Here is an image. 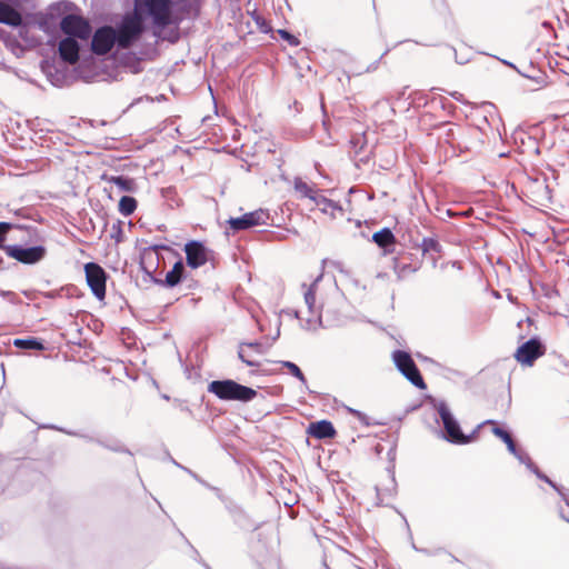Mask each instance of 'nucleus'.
<instances>
[{
	"label": "nucleus",
	"mask_w": 569,
	"mask_h": 569,
	"mask_svg": "<svg viewBox=\"0 0 569 569\" xmlns=\"http://www.w3.org/2000/svg\"><path fill=\"white\" fill-rule=\"evenodd\" d=\"M183 470H186L188 473H190L196 480H198L199 482L204 483V481H202L194 472H192L191 470L187 469V468H183Z\"/></svg>",
	"instance_id": "obj_41"
},
{
	"label": "nucleus",
	"mask_w": 569,
	"mask_h": 569,
	"mask_svg": "<svg viewBox=\"0 0 569 569\" xmlns=\"http://www.w3.org/2000/svg\"><path fill=\"white\" fill-rule=\"evenodd\" d=\"M308 433L317 439H328L336 435L333 425L328 420L311 422L308 427Z\"/></svg>",
	"instance_id": "obj_15"
},
{
	"label": "nucleus",
	"mask_w": 569,
	"mask_h": 569,
	"mask_svg": "<svg viewBox=\"0 0 569 569\" xmlns=\"http://www.w3.org/2000/svg\"><path fill=\"white\" fill-rule=\"evenodd\" d=\"M316 206L320 208V210L323 213H327L329 210H337L340 209L337 202L328 199L327 197L322 196L320 192L316 197V200L313 201Z\"/></svg>",
	"instance_id": "obj_25"
},
{
	"label": "nucleus",
	"mask_w": 569,
	"mask_h": 569,
	"mask_svg": "<svg viewBox=\"0 0 569 569\" xmlns=\"http://www.w3.org/2000/svg\"><path fill=\"white\" fill-rule=\"evenodd\" d=\"M492 432L495 436L500 438L507 445L508 451L510 453H517L516 443L508 431H506L505 429H502L500 427H495L492 429Z\"/></svg>",
	"instance_id": "obj_24"
},
{
	"label": "nucleus",
	"mask_w": 569,
	"mask_h": 569,
	"mask_svg": "<svg viewBox=\"0 0 569 569\" xmlns=\"http://www.w3.org/2000/svg\"><path fill=\"white\" fill-rule=\"evenodd\" d=\"M99 443H100L101 446H103V447H106V448H108V449L112 450V451L127 452V453H129V455H130V451H129L128 449H124V448H123L122 446H120V445L110 446V445H106V443H103V442H101V441H99Z\"/></svg>",
	"instance_id": "obj_37"
},
{
	"label": "nucleus",
	"mask_w": 569,
	"mask_h": 569,
	"mask_svg": "<svg viewBox=\"0 0 569 569\" xmlns=\"http://www.w3.org/2000/svg\"><path fill=\"white\" fill-rule=\"evenodd\" d=\"M22 22V16L18 10L0 1V23L17 28Z\"/></svg>",
	"instance_id": "obj_16"
},
{
	"label": "nucleus",
	"mask_w": 569,
	"mask_h": 569,
	"mask_svg": "<svg viewBox=\"0 0 569 569\" xmlns=\"http://www.w3.org/2000/svg\"><path fill=\"white\" fill-rule=\"evenodd\" d=\"M278 33L291 47H298L300 44L299 39L296 36L291 34L289 31L280 29V30H278Z\"/></svg>",
	"instance_id": "obj_30"
},
{
	"label": "nucleus",
	"mask_w": 569,
	"mask_h": 569,
	"mask_svg": "<svg viewBox=\"0 0 569 569\" xmlns=\"http://www.w3.org/2000/svg\"><path fill=\"white\" fill-rule=\"evenodd\" d=\"M66 433L70 435V436H79L78 433L73 432V431H64Z\"/></svg>",
	"instance_id": "obj_45"
},
{
	"label": "nucleus",
	"mask_w": 569,
	"mask_h": 569,
	"mask_svg": "<svg viewBox=\"0 0 569 569\" xmlns=\"http://www.w3.org/2000/svg\"><path fill=\"white\" fill-rule=\"evenodd\" d=\"M372 240L381 248H387L395 243L396 239L389 228H383L373 233Z\"/></svg>",
	"instance_id": "obj_21"
},
{
	"label": "nucleus",
	"mask_w": 569,
	"mask_h": 569,
	"mask_svg": "<svg viewBox=\"0 0 569 569\" xmlns=\"http://www.w3.org/2000/svg\"><path fill=\"white\" fill-rule=\"evenodd\" d=\"M60 28L68 37L81 40H88L92 32L89 21L76 14L64 16L60 21Z\"/></svg>",
	"instance_id": "obj_8"
},
{
	"label": "nucleus",
	"mask_w": 569,
	"mask_h": 569,
	"mask_svg": "<svg viewBox=\"0 0 569 569\" xmlns=\"http://www.w3.org/2000/svg\"><path fill=\"white\" fill-rule=\"evenodd\" d=\"M6 253L24 264H36L40 262L47 254L44 246L22 247L19 244H10L4 247Z\"/></svg>",
	"instance_id": "obj_7"
},
{
	"label": "nucleus",
	"mask_w": 569,
	"mask_h": 569,
	"mask_svg": "<svg viewBox=\"0 0 569 569\" xmlns=\"http://www.w3.org/2000/svg\"><path fill=\"white\" fill-rule=\"evenodd\" d=\"M13 228V224L10 223V222H4V221H1L0 222V248L4 250V240H6V237L7 234L9 233V231Z\"/></svg>",
	"instance_id": "obj_31"
},
{
	"label": "nucleus",
	"mask_w": 569,
	"mask_h": 569,
	"mask_svg": "<svg viewBox=\"0 0 569 569\" xmlns=\"http://www.w3.org/2000/svg\"><path fill=\"white\" fill-rule=\"evenodd\" d=\"M350 144H351V148L355 150V153L357 154L363 149V147L366 144L365 138L362 136H355L350 140Z\"/></svg>",
	"instance_id": "obj_32"
},
{
	"label": "nucleus",
	"mask_w": 569,
	"mask_h": 569,
	"mask_svg": "<svg viewBox=\"0 0 569 569\" xmlns=\"http://www.w3.org/2000/svg\"><path fill=\"white\" fill-rule=\"evenodd\" d=\"M560 517H561L565 521H567V522L569 523V518H566L561 512H560Z\"/></svg>",
	"instance_id": "obj_46"
},
{
	"label": "nucleus",
	"mask_w": 569,
	"mask_h": 569,
	"mask_svg": "<svg viewBox=\"0 0 569 569\" xmlns=\"http://www.w3.org/2000/svg\"><path fill=\"white\" fill-rule=\"evenodd\" d=\"M518 460L519 462L526 465V467L529 469V463H533L532 460L530 459V457L526 453V452H522V451H519L517 449V453H512Z\"/></svg>",
	"instance_id": "obj_34"
},
{
	"label": "nucleus",
	"mask_w": 569,
	"mask_h": 569,
	"mask_svg": "<svg viewBox=\"0 0 569 569\" xmlns=\"http://www.w3.org/2000/svg\"><path fill=\"white\" fill-rule=\"evenodd\" d=\"M288 315L293 316L295 318H298V319L300 318V313H299V311H297V310H290V311L288 312Z\"/></svg>",
	"instance_id": "obj_43"
},
{
	"label": "nucleus",
	"mask_w": 569,
	"mask_h": 569,
	"mask_svg": "<svg viewBox=\"0 0 569 569\" xmlns=\"http://www.w3.org/2000/svg\"><path fill=\"white\" fill-rule=\"evenodd\" d=\"M13 346L23 350H43L44 346L37 338L14 339Z\"/></svg>",
	"instance_id": "obj_22"
},
{
	"label": "nucleus",
	"mask_w": 569,
	"mask_h": 569,
	"mask_svg": "<svg viewBox=\"0 0 569 569\" xmlns=\"http://www.w3.org/2000/svg\"><path fill=\"white\" fill-rule=\"evenodd\" d=\"M545 352L546 348L541 343L540 339L533 337L518 347L515 358L521 365L532 366L538 358L545 355Z\"/></svg>",
	"instance_id": "obj_10"
},
{
	"label": "nucleus",
	"mask_w": 569,
	"mask_h": 569,
	"mask_svg": "<svg viewBox=\"0 0 569 569\" xmlns=\"http://www.w3.org/2000/svg\"><path fill=\"white\" fill-rule=\"evenodd\" d=\"M529 470L533 472L540 480L547 482L552 489L558 490L559 485L542 473L535 463H529Z\"/></svg>",
	"instance_id": "obj_28"
},
{
	"label": "nucleus",
	"mask_w": 569,
	"mask_h": 569,
	"mask_svg": "<svg viewBox=\"0 0 569 569\" xmlns=\"http://www.w3.org/2000/svg\"><path fill=\"white\" fill-rule=\"evenodd\" d=\"M172 0H134L133 16L142 23L150 19L153 26L166 28L172 23Z\"/></svg>",
	"instance_id": "obj_1"
},
{
	"label": "nucleus",
	"mask_w": 569,
	"mask_h": 569,
	"mask_svg": "<svg viewBox=\"0 0 569 569\" xmlns=\"http://www.w3.org/2000/svg\"><path fill=\"white\" fill-rule=\"evenodd\" d=\"M397 369L417 388L425 389L426 383L411 356L402 350L392 353Z\"/></svg>",
	"instance_id": "obj_6"
},
{
	"label": "nucleus",
	"mask_w": 569,
	"mask_h": 569,
	"mask_svg": "<svg viewBox=\"0 0 569 569\" xmlns=\"http://www.w3.org/2000/svg\"><path fill=\"white\" fill-rule=\"evenodd\" d=\"M187 264L197 269L208 261L209 250L200 241H189L184 246Z\"/></svg>",
	"instance_id": "obj_13"
},
{
	"label": "nucleus",
	"mask_w": 569,
	"mask_h": 569,
	"mask_svg": "<svg viewBox=\"0 0 569 569\" xmlns=\"http://www.w3.org/2000/svg\"><path fill=\"white\" fill-rule=\"evenodd\" d=\"M380 106H382V107H388L386 102H377V103H376V107H380Z\"/></svg>",
	"instance_id": "obj_44"
},
{
	"label": "nucleus",
	"mask_w": 569,
	"mask_h": 569,
	"mask_svg": "<svg viewBox=\"0 0 569 569\" xmlns=\"http://www.w3.org/2000/svg\"><path fill=\"white\" fill-rule=\"evenodd\" d=\"M455 137V130L453 128H449L446 133H445V138L448 142H451V140L453 139Z\"/></svg>",
	"instance_id": "obj_40"
},
{
	"label": "nucleus",
	"mask_w": 569,
	"mask_h": 569,
	"mask_svg": "<svg viewBox=\"0 0 569 569\" xmlns=\"http://www.w3.org/2000/svg\"><path fill=\"white\" fill-rule=\"evenodd\" d=\"M60 58L70 64H74L79 60L80 46L77 39L67 37L59 42Z\"/></svg>",
	"instance_id": "obj_14"
},
{
	"label": "nucleus",
	"mask_w": 569,
	"mask_h": 569,
	"mask_svg": "<svg viewBox=\"0 0 569 569\" xmlns=\"http://www.w3.org/2000/svg\"><path fill=\"white\" fill-rule=\"evenodd\" d=\"M0 293H1V296H2V297H6V298H9V297H13V296H14V293H13V292H11V291H1Z\"/></svg>",
	"instance_id": "obj_42"
},
{
	"label": "nucleus",
	"mask_w": 569,
	"mask_h": 569,
	"mask_svg": "<svg viewBox=\"0 0 569 569\" xmlns=\"http://www.w3.org/2000/svg\"><path fill=\"white\" fill-rule=\"evenodd\" d=\"M539 187L543 190V197L545 199L547 200H550L551 198V190L549 188V186L545 182L540 183Z\"/></svg>",
	"instance_id": "obj_38"
},
{
	"label": "nucleus",
	"mask_w": 569,
	"mask_h": 569,
	"mask_svg": "<svg viewBox=\"0 0 569 569\" xmlns=\"http://www.w3.org/2000/svg\"><path fill=\"white\" fill-rule=\"evenodd\" d=\"M390 483H391V488H387L386 490H382L378 486L376 487L377 497H378L379 500H382L383 491H388L389 495H392V491H393L395 486H396L393 475H390Z\"/></svg>",
	"instance_id": "obj_33"
},
{
	"label": "nucleus",
	"mask_w": 569,
	"mask_h": 569,
	"mask_svg": "<svg viewBox=\"0 0 569 569\" xmlns=\"http://www.w3.org/2000/svg\"><path fill=\"white\" fill-rule=\"evenodd\" d=\"M268 214L263 210L244 213L238 218H230L227 223L233 232L248 230L252 227L266 223Z\"/></svg>",
	"instance_id": "obj_12"
},
{
	"label": "nucleus",
	"mask_w": 569,
	"mask_h": 569,
	"mask_svg": "<svg viewBox=\"0 0 569 569\" xmlns=\"http://www.w3.org/2000/svg\"><path fill=\"white\" fill-rule=\"evenodd\" d=\"M103 179L107 180L109 183L114 184L120 191L123 192H134L137 189L136 181L124 176H103Z\"/></svg>",
	"instance_id": "obj_19"
},
{
	"label": "nucleus",
	"mask_w": 569,
	"mask_h": 569,
	"mask_svg": "<svg viewBox=\"0 0 569 569\" xmlns=\"http://www.w3.org/2000/svg\"><path fill=\"white\" fill-rule=\"evenodd\" d=\"M137 209V200L131 196H123L121 197L119 201V212L124 216L129 217Z\"/></svg>",
	"instance_id": "obj_23"
},
{
	"label": "nucleus",
	"mask_w": 569,
	"mask_h": 569,
	"mask_svg": "<svg viewBox=\"0 0 569 569\" xmlns=\"http://www.w3.org/2000/svg\"><path fill=\"white\" fill-rule=\"evenodd\" d=\"M114 30L118 48L128 49L141 37L144 31V26L132 14L126 16Z\"/></svg>",
	"instance_id": "obj_4"
},
{
	"label": "nucleus",
	"mask_w": 569,
	"mask_h": 569,
	"mask_svg": "<svg viewBox=\"0 0 569 569\" xmlns=\"http://www.w3.org/2000/svg\"><path fill=\"white\" fill-rule=\"evenodd\" d=\"M348 411L351 415H353L357 419H359L361 422H363L365 425H369L367 421V416L363 412L352 409V408H348Z\"/></svg>",
	"instance_id": "obj_35"
},
{
	"label": "nucleus",
	"mask_w": 569,
	"mask_h": 569,
	"mask_svg": "<svg viewBox=\"0 0 569 569\" xmlns=\"http://www.w3.org/2000/svg\"><path fill=\"white\" fill-rule=\"evenodd\" d=\"M293 190L297 193L298 198H308L312 202L316 200V197L320 192L316 184H309L306 181H303L302 178L300 177H296L293 179Z\"/></svg>",
	"instance_id": "obj_17"
},
{
	"label": "nucleus",
	"mask_w": 569,
	"mask_h": 569,
	"mask_svg": "<svg viewBox=\"0 0 569 569\" xmlns=\"http://www.w3.org/2000/svg\"><path fill=\"white\" fill-rule=\"evenodd\" d=\"M377 277L383 279L386 277V273H378Z\"/></svg>",
	"instance_id": "obj_47"
},
{
	"label": "nucleus",
	"mask_w": 569,
	"mask_h": 569,
	"mask_svg": "<svg viewBox=\"0 0 569 569\" xmlns=\"http://www.w3.org/2000/svg\"><path fill=\"white\" fill-rule=\"evenodd\" d=\"M322 279V273H320L310 286L307 287L306 283L302 284L303 291V299L305 303L308 308V311L310 313V317L305 319L303 328L306 330H317L320 327H326L322 321V313L320 308L316 306V291L318 288V284L320 280Z\"/></svg>",
	"instance_id": "obj_5"
},
{
	"label": "nucleus",
	"mask_w": 569,
	"mask_h": 569,
	"mask_svg": "<svg viewBox=\"0 0 569 569\" xmlns=\"http://www.w3.org/2000/svg\"><path fill=\"white\" fill-rule=\"evenodd\" d=\"M556 491L559 493V496L562 498L566 505L569 506V489L559 486L558 490Z\"/></svg>",
	"instance_id": "obj_36"
},
{
	"label": "nucleus",
	"mask_w": 569,
	"mask_h": 569,
	"mask_svg": "<svg viewBox=\"0 0 569 569\" xmlns=\"http://www.w3.org/2000/svg\"><path fill=\"white\" fill-rule=\"evenodd\" d=\"M84 273L87 283L93 296L98 300H103L106 297V282L108 278L104 269L96 262H88L84 264Z\"/></svg>",
	"instance_id": "obj_9"
},
{
	"label": "nucleus",
	"mask_w": 569,
	"mask_h": 569,
	"mask_svg": "<svg viewBox=\"0 0 569 569\" xmlns=\"http://www.w3.org/2000/svg\"><path fill=\"white\" fill-rule=\"evenodd\" d=\"M238 357L239 359L246 363L248 367H259V362L258 361H254V360H251L248 355H246V350H244V343H241L239 346V350H238Z\"/></svg>",
	"instance_id": "obj_29"
},
{
	"label": "nucleus",
	"mask_w": 569,
	"mask_h": 569,
	"mask_svg": "<svg viewBox=\"0 0 569 569\" xmlns=\"http://www.w3.org/2000/svg\"><path fill=\"white\" fill-rule=\"evenodd\" d=\"M208 392L224 401L249 402L257 396L250 387L240 385L231 379L213 380L208 385Z\"/></svg>",
	"instance_id": "obj_2"
},
{
	"label": "nucleus",
	"mask_w": 569,
	"mask_h": 569,
	"mask_svg": "<svg viewBox=\"0 0 569 569\" xmlns=\"http://www.w3.org/2000/svg\"><path fill=\"white\" fill-rule=\"evenodd\" d=\"M418 269L419 267L412 263L403 262L397 258L393 259V270L397 274L398 280H402L409 277L410 274H413L415 272H417Z\"/></svg>",
	"instance_id": "obj_20"
},
{
	"label": "nucleus",
	"mask_w": 569,
	"mask_h": 569,
	"mask_svg": "<svg viewBox=\"0 0 569 569\" xmlns=\"http://www.w3.org/2000/svg\"><path fill=\"white\" fill-rule=\"evenodd\" d=\"M420 248L423 253H428V252L440 253L442 250L441 244L435 238H423L422 242L420 244Z\"/></svg>",
	"instance_id": "obj_26"
},
{
	"label": "nucleus",
	"mask_w": 569,
	"mask_h": 569,
	"mask_svg": "<svg viewBox=\"0 0 569 569\" xmlns=\"http://www.w3.org/2000/svg\"><path fill=\"white\" fill-rule=\"evenodd\" d=\"M184 269L182 260L177 261L172 269L167 272L166 279L161 283L169 288L176 287L183 279Z\"/></svg>",
	"instance_id": "obj_18"
},
{
	"label": "nucleus",
	"mask_w": 569,
	"mask_h": 569,
	"mask_svg": "<svg viewBox=\"0 0 569 569\" xmlns=\"http://www.w3.org/2000/svg\"><path fill=\"white\" fill-rule=\"evenodd\" d=\"M281 365L287 368L292 376L299 379L303 385H307V379L301 369L291 361H282Z\"/></svg>",
	"instance_id": "obj_27"
},
{
	"label": "nucleus",
	"mask_w": 569,
	"mask_h": 569,
	"mask_svg": "<svg viewBox=\"0 0 569 569\" xmlns=\"http://www.w3.org/2000/svg\"><path fill=\"white\" fill-rule=\"evenodd\" d=\"M436 410L442 421L445 429V439L451 443L466 445L471 441V436H466L460 428L459 422L451 413L448 405L445 401H439L436 405Z\"/></svg>",
	"instance_id": "obj_3"
},
{
	"label": "nucleus",
	"mask_w": 569,
	"mask_h": 569,
	"mask_svg": "<svg viewBox=\"0 0 569 569\" xmlns=\"http://www.w3.org/2000/svg\"><path fill=\"white\" fill-rule=\"evenodd\" d=\"M117 44L116 30L111 26H103L96 30L91 40V50L96 54L108 53Z\"/></svg>",
	"instance_id": "obj_11"
},
{
	"label": "nucleus",
	"mask_w": 569,
	"mask_h": 569,
	"mask_svg": "<svg viewBox=\"0 0 569 569\" xmlns=\"http://www.w3.org/2000/svg\"><path fill=\"white\" fill-rule=\"evenodd\" d=\"M244 347L252 348L256 352H261V345L259 342H248L244 343Z\"/></svg>",
	"instance_id": "obj_39"
}]
</instances>
